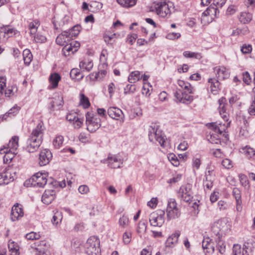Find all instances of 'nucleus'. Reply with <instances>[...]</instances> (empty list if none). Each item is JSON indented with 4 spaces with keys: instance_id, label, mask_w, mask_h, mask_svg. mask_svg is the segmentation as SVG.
Returning a JSON list of instances; mask_svg holds the SVG:
<instances>
[{
    "instance_id": "nucleus-1",
    "label": "nucleus",
    "mask_w": 255,
    "mask_h": 255,
    "mask_svg": "<svg viewBox=\"0 0 255 255\" xmlns=\"http://www.w3.org/2000/svg\"><path fill=\"white\" fill-rule=\"evenodd\" d=\"M45 128L43 122H39L33 129L27 140L26 150L28 152H34L36 151L42 141Z\"/></svg>"
},
{
    "instance_id": "nucleus-2",
    "label": "nucleus",
    "mask_w": 255,
    "mask_h": 255,
    "mask_svg": "<svg viewBox=\"0 0 255 255\" xmlns=\"http://www.w3.org/2000/svg\"><path fill=\"white\" fill-rule=\"evenodd\" d=\"M148 137L150 141H153L155 139L163 147H165L168 144V142L162 136L161 131L158 129V126L155 124H152L149 127L148 129Z\"/></svg>"
},
{
    "instance_id": "nucleus-3",
    "label": "nucleus",
    "mask_w": 255,
    "mask_h": 255,
    "mask_svg": "<svg viewBox=\"0 0 255 255\" xmlns=\"http://www.w3.org/2000/svg\"><path fill=\"white\" fill-rule=\"evenodd\" d=\"M87 129L90 132L96 131L101 127V119L97 116L88 112L86 115Z\"/></svg>"
},
{
    "instance_id": "nucleus-4",
    "label": "nucleus",
    "mask_w": 255,
    "mask_h": 255,
    "mask_svg": "<svg viewBox=\"0 0 255 255\" xmlns=\"http://www.w3.org/2000/svg\"><path fill=\"white\" fill-rule=\"evenodd\" d=\"M167 217L170 220L178 218L180 215V212L177 207V204L175 199H170L168 202L166 208Z\"/></svg>"
},
{
    "instance_id": "nucleus-5",
    "label": "nucleus",
    "mask_w": 255,
    "mask_h": 255,
    "mask_svg": "<svg viewBox=\"0 0 255 255\" xmlns=\"http://www.w3.org/2000/svg\"><path fill=\"white\" fill-rule=\"evenodd\" d=\"M164 211L160 210L151 213L149 218L150 225L161 227L164 223Z\"/></svg>"
},
{
    "instance_id": "nucleus-6",
    "label": "nucleus",
    "mask_w": 255,
    "mask_h": 255,
    "mask_svg": "<svg viewBox=\"0 0 255 255\" xmlns=\"http://www.w3.org/2000/svg\"><path fill=\"white\" fill-rule=\"evenodd\" d=\"M154 9L156 13L162 17H169L171 14V10L168 4L165 1H160L154 4Z\"/></svg>"
},
{
    "instance_id": "nucleus-7",
    "label": "nucleus",
    "mask_w": 255,
    "mask_h": 255,
    "mask_svg": "<svg viewBox=\"0 0 255 255\" xmlns=\"http://www.w3.org/2000/svg\"><path fill=\"white\" fill-rule=\"evenodd\" d=\"M178 197L186 202H190L193 198L191 185L187 184L182 185L178 191Z\"/></svg>"
},
{
    "instance_id": "nucleus-8",
    "label": "nucleus",
    "mask_w": 255,
    "mask_h": 255,
    "mask_svg": "<svg viewBox=\"0 0 255 255\" xmlns=\"http://www.w3.org/2000/svg\"><path fill=\"white\" fill-rule=\"evenodd\" d=\"M46 174L41 172H37L33 175L30 179L31 184L33 186L43 187L47 182Z\"/></svg>"
},
{
    "instance_id": "nucleus-9",
    "label": "nucleus",
    "mask_w": 255,
    "mask_h": 255,
    "mask_svg": "<svg viewBox=\"0 0 255 255\" xmlns=\"http://www.w3.org/2000/svg\"><path fill=\"white\" fill-rule=\"evenodd\" d=\"M1 172L4 184H7L10 182L13 181L16 177V171L12 167L8 166L7 168H5Z\"/></svg>"
},
{
    "instance_id": "nucleus-10",
    "label": "nucleus",
    "mask_w": 255,
    "mask_h": 255,
    "mask_svg": "<svg viewBox=\"0 0 255 255\" xmlns=\"http://www.w3.org/2000/svg\"><path fill=\"white\" fill-rule=\"evenodd\" d=\"M189 93L181 92L179 90L174 93V96L178 102L183 104H189L193 100V96L189 95Z\"/></svg>"
},
{
    "instance_id": "nucleus-11",
    "label": "nucleus",
    "mask_w": 255,
    "mask_h": 255,
    "mask_svg": "<svg viewBox=\"0 0 255 255\" xmlns=\"http://www.w3.org/2000/svg\"><path fill=\"white\" fill-rule=\"evenodd\" d=\"M24 214L23 210L22 205L16 203L12 207L10 218L12 221H15L18 220L19 218L23 217Z\"/></svg>"
},
{
    "instance_id": "nucleus-12",
    "label": "nucleus",
    "mask_w": 255,
    "mask_h": 255,
    "mask_svg": "<svg viewBox=\"0 0 255 255\" xmlns=\"http://www.w3.org/2000/svg\"><path fill=\"white\" fill-rule=\"evenodd\" d=\"M52 158L51 151L48 149L42 150L39 154V165L44 166L49 163Z\"/></svg>"
},
{
    "instance_id": "nucleus-13",
    "label": "nucleus",
    "mask_w": 255,
    "mask_h": 255,
    "mask_svg": "<svg viewBox=\"0 0 255 255\" xmlns=\"http://www.w3.org/2000/svg\"><path fill=\"white\" fill-rule=\"evenodd\" d=\"M227 0H213V4L216 7L210 6L207 10L204 12L206 14L207 13L209 15L213 14L215 13L216 14L218 11V7H222L226 3Z\"/></svg>"
},
{
    "instance_id": "nucleus-14",
    "label": "nucleus",
    "mask_w": 255,
    "mask_h": 255,
    "mask_svg": "<svg viewBox=\"0 0 255 255\" xmlns=\"http://www.w3.org/2000/svg\"><path fill=\"white\" fill-rule=\"evenodd\" d=\"M107 113L111 118L117 120L123 119L124 117L122 111L115 107L109 108Z\"/></svg>"
},
{
    "instance_id": "nucleus-15",
    "label": "nucleus",
    "mask_w": 255,
    "mask_h": 255,
    "mask_svg": "<svg viewBox=\"0 0 255 255\" xmlns=\"http://www.w3.org/2000/svg\"><path fill=\"white\" fill-rule=\"evenodd\" d=\"M207 126L209 128H212L215 132L219 133L220 136L222 135L225 137V141H224L223 142L226 143L229 139V134L225 131V129L219 127L216 123H209Z\"/></svg>"
},
{
    "instance_id": "nucleus-16",
    "label": "nucleus",
    "mask_w": 255,
    "mask_h": 255,
    "mask_svg": "<svg viewBox=\"0 0 255 255\" xmlns=\"http://www.w3.org/2000/svg\"><path fill=\"white\" fill-rule=\"evenodd\" d=\"M72 38L67 31H64L57 36L56 39V42L59 45H64L67 44Z\"/></svg>"
},
{
    "instance_id": "nucleus-17",
    "label": "nucleus",
    "mask_w": 255,
    "mask_h": 255,
    "mask_svg": "<svg viewBox=\"0 0 255 255\" xmlns=\"http://www.w3.org/2000/svg\"><path fill=\"white\" fill-rule=\"evenodd\" d=\"M0 153L3 154L5 155L3 157V162L4 163H8L11 161L12 159L14 157L16 154L15 151L11 150L6 148V146H3V148L0 149Z\"/></svg>"
},
{
    "instance_id": "nucleus-18",
    "label": "nucleus",
    "mask_w": 255,
    "mask_h": 255,
    "mask_svg": "<svg viewBox=\"0 0 255 255\" xmlns=\"http://www.w3.org/2000/svg\"><path fill=\"white\" fill-rule=\"evenodd\" d=\"M214 243L209 238H204L202 241V248L206 254H212L214 253L215 249Z\"/></svg>"
},
{
    "instance_id": "nucleus-19",
    "label": "nucleus",
    "mask_w": 255,
    "mask_h": 255,
    "mask_svg": "<svg viewBox=\"0 0 255 255\" xmlns=\"http://www.w3.org/2000/svg\"><path fill=\"white\" fill-rule=\"evenodd\" d=\"M227 100L225 97H222L218 100L219 105V110L220 115L222 116L223 119L225 121H228L229 114L226 112V110L225 108V104Z\"/></svg>"
},
{
    "instance_id": "nucleus-20",
    "label": "nucleus",
    "mask_w": 255,
    "mask_h": 255,
    "mask_svg": "<svg viewBox=\"0 0 255 255\" xmlns=\"http://www.w3.org/2000/svg\"><path fill=\"white\" fill-rule=\"evenodd\" d=\"M16 30L10 26L2 25L0 27V39L4 38H8L12 36V35L16 33Z\"/></svg>"
},
{
    "instance_id": "nucleus-21",
    "label": "nucleus",
    "mask_w": 255,
    "mask_h": 255,
    "mask_svg": "<svg viewBox=\"0 0 255 255\" xmlns=\"http://www.w3.org/2000/svg\"><path fill=\"white\" fill-rule=\"evenodd\" d=\"M55 192L53 190H45L42 196V201L43 203L48 205L55 198Z\"/></svg>"
},
{
    "instance_id": "nucleus-22",
    "label": "nucleus",
    "mask_w": 255,
    "mask_h": 255,
    "mask_svg": "<svg viewBox=\"0 0 255 255\" xmlns=\"http://www.w3.org/2000/svg\"><path fill=\"white\" fill-rule=\"evenodd\" d=\"M100 247V240L95 236L89 238L85 245L86 250Z\"/></svg>"
},
{
    "instance_id": "nucleus-23",
    "label": "nucleus",
    "mask_w": 255,
    "mask_h": 255,
    "mask_svg": "<svg viewBox=\"0 0 255 255\" xmlns=\"http://www.w3.org/2000/svg\"><path fill=\"white\" fill-rule=\"evenodd\" d=\"M214 70L216 72V75L219 79H225L229 76V73L227 69L224 66L216 67Z\"/></svg>"
},
{
    "instance_id": "nucleus-24",
    "label": "nucleus",
    "mask_w": 255,
    "mask_h": 255,
    "mask_svg": "<svg viewBox=\"0 0 255 255\" xmlns=\"http://www.w3.org/2000/svg\"><path fill=\"white\" fill-rule=\"evenodd\" d=\"M63 103V98L61 96H58L53 98L50 103V110L54 111L55 110H60Z\"/></svg>"
},
{
    "instance_id": "nucleus-25",
    "label": "nucleus",
    "mask_w": 255,
    "mask_h": 255,
    "mask_svg": "<svg viewBox=\"0 0 255 255\" xmlns=\"http://www.w3.org/2000/svg\"><path fill=\"white\" fill-rule=\"evenodd\" d=\"M180 235V232L176 231L174 234L169 236L166 240V246L171 247L178 243V238Z\"/></svg>"
},
{
    "instance_id": "nucleus-26",
    "label": "nucleus",
    "mask_w": 255,
    "mask_h": 255,
    "mask_svg": "<svg viewBox=\"0 0 255 255\" xmlns=\"http://www.w3.org/2000/svg\"><path fill=\"white\" fill-rule=\"evenodd\" d=\"M70 76L71 79L75 81H79L82 80L84 75L80 71V70L78 68H73L72 69L70 73Z\"/></svg>"
},
{
    "instance_id": "nucleus-27",
    "label": "nucleus",
    "mask_w": 255,
    "mask_h": 255,
    "mask_svg": "<svg viewBox=\"0 0 255 255\" xmlns=\"http://www.w3.org/2000/svg\"><path fill=\"white\" fill-rule=\"evenodd\" d=\"M19 137L17 136H13L9 141L6 146V148L15 151L18 147Z\"/></svg>"
},
{
    "instance_id": "nucleus-28",
    "label": "nucleus",
    "mask_w": 255,
    "mask_h": 255,
    "mask_svg": "<svg viewBox=\"0 0 255 255\" xmlns=\"http://www.w3.org/2000/svg\"><path fill=\"white\" fill-rule=\"evenodd\" d=\"M208 82L211 84V91L213 94H216L219 89L220 83L215 78H209Z\"/></svg>"
},
{
    "instance_id": "nucleus-29",
    "label": "nucleus",
    "mask_w": 255,
    "mask_h": 255,
    "mask_svg": "<svg viewBox=\"0 0 255 255\" xmlns=\"http://www.w3.org/2000/svg\"><path fill=\"white\" fill-rule=\"evenodd\" d=\"M49 81L52 88H56L58 85L59 81L61 80L60 75L57 73L51 74L49 77Z\"/></svg>"
},
{
    "instance_id": "nucleus-30",
    "label": "nucleus",
    "mask_w": 255,
    "mask_h": 255,
    "mask_svg": "<svg viewBox=\"0 0 255 255\" xmlns=\"http://www.w3.org/2000/svg\"><path fill=\"white\" fill-rule=\"evenodd\" d=\"M79 66L81 70L89 72L92 69L93 63L92 60H84L80 62Z\"/></svg>"
},
{
    "instance_id": "nucleus-31",
    "label": "nucleus",
    "mask_w": 255,
    "mask_h": 255,
    "mask_svg": "<svg viewBox=\"0 0 255 255\" xmlns=\"http://www.w3.org/2000/svg\"><path fill=\"white\" fill-rule=\"evenodd\" d=\"M23 59L24 64L28 66L32 59V55L29 49H26L23 51Z\"/></svg>"
},
{
    "instance_id": "nucleus-32",
    "label": "nucleus",
    "mask_w": 255,
    "mask_h": 255,
    "mask_svg": "<svg viewBox=\"0 0 255 255\" xmlns=\"http://www.w3.org/2000/svg\"><path fill=\"white\" fill-rule=\"evenodd\" d=\"M117 2L124 7H130L135 5L137 0H116Z\"/></svg>"
},
{
    "instance_id": "nucleus-33",
    "label": "nucleus",
    "mask_w": 255,
    "mask_h": 255,
    "mask_svg": "<svg viewBox=\"0 0 255 255\" xmlns=\"http://www.w3.org/2000/svg\"><path fill=\"white\" fill-rule=\"evenodd\" d=\"M233 254V255H248L247 251L238 244L234 245Z\"/></svg>"
},
{
    "instance_id": "nucleus-34",
    "label": "nucleus",
    "mask_w": 255,
    "mask_h": 255,
    "mask_svg": "<svg viewBox=\"0 0 255 255\" xmlns=\"http://www.w3.org/2000/svg\"><path fill=\"white\" fill-rule=\"evenodd\" d=\"M178 84L181 88L187 90L188 93L190 94L193 93L194 89L189 83L179 80L178 81Z\"/></svg>"
},
{
    "instance_id": "nucleus-35",
    "label": "nucleus",
    "mask_w": 255,
    "mask_h": 255,
    "mask_svg": "<svg viewBox=\"0 0 255 255\" xmlns=\"http://www.w3.org/2000/svg\"><path fill=\"white\" fill-rule=\"evenodd\" d=\"M20 107L17 106L16 105L11 108L7 113L5 114L3 116V118L5 120L6 119L7 117H14L17 115L20 110Z\"/></svg>"
},
{
    "instance_id": "nucleus-36",
    "label": "nucleus",
    "mask_w": 255,
    "mask_h": 255,
    "mask_svg": "<svg viewBox=\"0 0 255 255\" xmlns=\"http://www.w3.org/2000/svg\"><path fill=\"white\" fill-rule=\"evenodd\" d=\"M252 19V15L249 12H242L239 16L240 21L243 23L249 22Z\"/></svg>"
},
{
    "instance_id": "nucleus-37",
    "label": "nucleus",
    "mask_w": 255,
    "mask_h": 255,
    "mask_svg": "<svg viewBox=\"0 0 255 255\" xmlns=\"http://www.w3.org/2000/svg\"><path fill=\"white\" fill-rule=\"evenodd\" d=\"M241 192V190L237 187H234L233 189L232 194L236 200L237 206L242 203Z\"/></svg>"
},
{
    "instance_id": "nucleus-38",
    "label": "nucleus",
    "mask_w": 255,
    "mask_h": 255,
    "mask_svg": "<svg viewBox=\"0 0 255 255\" xmlns=\"http://www.w3.org/2000/svg\"><path fill=\"white\" fill-rule=\"evenodd\" d=\"M140 79V73L135 71L132 72L128 77V81L131 83H134Z\"/></svg>"
},
{
    "instance_id": "nucleus-39",
    "label": "nucleus",
    "mask_w": 255,
    "mask_h": 255,
    "mask_svg": "<svg viewBox=\"0 0 255 255\" xmlns=\"http://www.w3.org/2000/svg\"><path fill=\"white\" fill-rule=\"evenodd\" d=\"M81 30L80 25L77 24L73 26L71 29H70L67 32L73 39V37L77 36Z\"/></svg>"
},
{
    "instance_id": "nucleus-40",
    "label": "nucleus",
    "mask_w": 255,
    "mask_h": 255,
    "mask_svg": "<svg viewBox=\"0 0 255 255\" xmlns=\"http://www.w3.org/2000/svg\"><path fill=\"white\" fill-rule=\"evenodd\" d=\"M62 53L65 56L67 57L68 56H69L71 54H73L76 51H74L73 48L72 47L71 45L70 44H66L64 47L62 49Z\"/></svg>"
},
{
    "instance_id": "nucleus-41",
    "label": "nucleus",
    "mask_w": 255,
    "mask_h": 255,
    "mask_svg": "<svg viewBox=\"0 0 255 255\" xmlns=\"http://www.w3.org/2000/svg\"><path fill=\"white\" fill-rule=\"evenodd\" d=\"M9 251L10 252V255H17L18 253V247L14 242H9L8 244Z\"/></svg>"
},
{
    "instance_id": "nucleus-42",
    "label": "nucleus",
    "mask_w": 255,
    "mask_h": 255,
    "mask_svg": "<svg viewBox=\"0 0 255 255\" xmlns=\"http://www.w3.org/2000/svg\"><path fill=\"white\" fill-rule=\"evenodd\" d=\"M220 135H216L215 134H211L210 139L209 140L212 144H221L222 142H224V140H221Z\"/></svg>"
},
{
    "instance_id": "nucleus-43",
    "label": "nucleus",
    "mask_w": 255,
    "mask_h": 255,
    "mask_svg": "<svg viewBox=\"0 0 255 255\" xmlns=\"http://www.w3.org/2000/svg\"><path fill=\"white\" fill-rule=\"evenodd\" d=\"M119 156L117 155H114L109 154L107 159L106 160L107 163L108 164V166L110 168L112 167V165L116 162L118 161V159Z\"/></svg>"
},
{
    "instance_id": "nucleus-44",
    "label": "nucleus",
    "mask_w": 255,
    "mask_h": 255,
    "mask_svg": "<svg viewBox=\"0 0 255 255\" xmlns=\"http://www.w3.org/2000/svg\"><path fill=\"white\" fill-rule=\"evenodd\" d=\"M220 226L221 224L219 223H216L212 227V231L215 235L219 237V238H220V236H222L223 234L221 230L219 229Z\"/></svg>"
},
{
    "instance_id": "nucleus-45",
    "label": "nucleus",
    "mask_w": 255,
    "mask_h": 255,
    "mask_svg": "<svg viewBox=\"0 0 255 255\" xmlns=\"http://www.w3.org/2000/svg\"><path fill=\"white\" fill-rule=\"evenodd\" d=\"M243 152L245 155L248 158H251L255 155V150L248 146H246L245 148H243Z\"/></svg>"
},
{
    "instance_id": "nucleus-46",
    "label": "nucleus",
    "mask_w": 255,
    "mask_h": 255,
    "mask_svg": "<svg viewBox=\"0 0 255 255\" xmlns=\"http://www.w3.org/2000/svg\"><path fill=\"white\" fill-rule=\"evenodd\" d=\"M80 104L85 109L88 108L90 105L88 98L83 94H80Z\"/></svg>"
},
{
    "instance_id": "nucleus-47",
    "label": "nucleus",
    "mask_w": 255,
    "mask_h": 255,
    "mask_svg": "<svg viewBox=\"0 0 255 255\" xmlns=\"http://www.w3.org/2000/svg\"><path fill=\"white\" fill-rule=\"evenodd\" d=\"M62 218L61 213L59 212H56L54 213V215L51 220V222L53 225L57 226L59 222L61 221Z\"/></svg>"
},
{
    "instance_id": "nucleus-48",
    "label": "nucleus",
    "mask_w": 255,
    "mask_h": 255,
    "mask_svg": "<svg viewBox=\"0 0 255 255\" xmlns=\"http://www.w3.org/2000/svg\"><path fill=\"white\" fill-rule=\"evenodd\" d=\"M64 138L61 135L57 136L53 140V145L56 148H59L62 145Z\"/></svg>"
},
{
    "instance_id": "nucleus-49",
    "label": "nucleus",
    "mask_w": 255,
    "mask_h": 255,
    "mask_svg": "<svg viewBox=\"0 0 255 255\" xmlns=\"http://www.w3.org/2000/svg\"><path fill=\"white\" fill-rule=\"evenodd\" d=\"M183 56L186 58H195L199 59L201 56L199 53L192 52L189 51H186L183 52Z\"/></svg>"
},
{
    "instance_id": "nucleus-50",
    "label": "nucleus",
    "mask_w": 255,
    "mask_h": 255,
    "mask_svg": "<svg viewBox=\"0 0 255 255\" xmlns=\"http://www.w3.org/2000/svg\"><path fill=\"white\" fill-rule=\"evenodd\" d=\"M146 230V223L143 221L139 222L136 231L138 233L145 232Z\"/></svg>"
},
{
    "instance_id": "nucleus-51",
    "label": "nucleus",
    "mask_w": 255,
    "mask_h": 255,
    "mask_svg": "<svg viewBox=\"0 0 255 255\" xmlns=\"http://www.w3.org/2000/svg\"><path fill=\"white\" fill-rule=\"evenodd\" d=\"M136 90V87L134 85L128 84L124 89V94L125 95L133 93Z\"/></svg>"
},
{
    "instance_id": "nucleus-52",
    "label": "nucleus",
    "mask_w": 255,
    "mask_h": 255,
    "mask_svg": "<svg viewBox=\"0 0 255 255\" xmlns=\"http://www.w3.org/2000/svg\"><path fill=\"white\" fill-rule=\"evenodd\" d=\"M169 160L175 166H177L179 165V161L176 155L173 153H171L169 155Z\"/></svg>"
},
{
    "instance_id": "nucleus-53",
    "label": "nucleus",
    "mask_w": 255,
    "mask_h": 255,
    "mask_svg": "<svg viewBox=\"0 0 255 255\" xmlns=\"http://www.w3.org/2000/svg\"><path fill=\"white\" fill-rule=\"evenodd\" d=\"M40 236L39 234L34 232H31L25 235V238L28 240H38L40 238Z\"/></svg>"
},
{
    "instance_id": "nucleus-54",
    "label": "nucleus",
    "mask_w": 255,
    "mask_h": 255,
    "mask_svg": "<svg viewBox=\"0 0 255 255\" xmlns=\"http://www.w3.org/2000/svg\"><path fill=\"white\" fill-rule=\"evenodd\" d=\"M252 98L251 104L248 109V112L250 115H255V93Z\"/></svg>"
},
{
    "instance_id": "nucleus-55",
    "label": "nucleus",
    "mask_w": 255,
    "mask_h": 255,
    "mask_svg": "<svg viewBox=\"0 0 255 255\" xmlns=\"http://www.w3.org/2000/svg\"><path fill=\"white\" fill-rule=\"evenodd\" d=\"M210 177L208 178H206L205 180H204L203 185L205 189L210 190L213 186V182L214 179H210Z\"/></svg>"
},
{
    "instance_id": "nucleus-56",
    "label": "nucleus",
    "mask_w": 255,
    "mask_h": 255,
    "mask_svg": "<svg viewBox=\"0 0 255 255\" xmlns=\"http://www.w3.org/2000/svg\"><path fill=\"white\" fill-rule=\"evenodd\" d=\"M120 225L123 228H126L128 223V218L127 216L123 215L119 221Z\"/></svg>"
},
{
    "instance_id": "nucleus-57",
    "label": "nucleus",
    "mask_w": 255,
    "mask_h": 255,
    "mask_svg": "<svg viewBox=\"0 0 255 255\" xmlns=\"http://www.w3.org/2000/svg\"><path fill=\"white\" fill-rule=\"evenodd\" d=\"M217 250L221 254H223L226 251V245L224 243L219 240L217 245Z\"/></svg>"
},
{
    "instance_id": "nucleus-58",
    "label": "nucleus",
    "mask_w": 255,
    "mask_h": 255,
    "mask_svg": "<svg viewBox=\"0 0 255 255\" xmlns=\"http://www.w3.org/2000/svg\"><path fill=\"white\" fill-rule=\"evenodd\" d=\"M86 252L88 255H101L100 247H97L93 250H86Z\"/></svg>"
},
{
    "instance_id": "nucleus-59",
    "label": "nucleus",
    "mask_w": 255,
    "mask_h": 255,
    "mask_svg": "<svg viewBox=\"0 0 255 255\" xmlns=\"http://www.w3.org/2000/svg\"><path fill=\"white\" fill-rule=\"evenodd\" d=\"M208 171L206 172L205 178H208L210 177V179H214L215 176L214 169L210 166L207 167Z\"/></svg>"
},
{
    "instance_id": "nucleus-60",
    "label": "nucleus",
    "mask_w": 255,
    "mask_h": 255,
    "mask_svg": "<svg viewBox=\"0 0 255 255\" xmlns=\"http://www.w3.org/2000/svg\"><path fill=\"white\" fill-rule=\"evenodd\" d=\"M34 40L36 43H44L46 41L45 36L39 33L34 35Z\"/></svg>"
},
{
    "instance_id": "nucleus-61",
    "label": "nucleus",
    "mask_w": 255,
    "mask_h": 255,
    "mask_svg": "<svg viewBox=\"0 0 255 255\" xmlns=\"http://www.w3.org/2000/svg\"><path fill=\"white\" fill-rule=\"evenodd\" d=\"M131 233L130 232H126L123 236V242L125 244H128L130 242Z\"/></svg>"
},
{
    "instance_id": "nucleus-62",
    "label": "nucleus",
    "mask_w": 255,
    "mask_h": 255,
    "mask_svg": "<svg viewBox=\"0 0 255 255\" xmlns=\"http://www.w3.org/2000/svg\"><path fill=\"white\" fill-rule=\"evenodd\" d=\"M181 34L179 33L171 32L166 35V38L169 40H175L180 38Z\"/></svg>"
},
{
    "instance_id": "nucleus-63",
    "label": "nucleus",
    "mask_w": 255,
    "mask_h": 255,
    "mask_svg": "<svg viewBox=\"0 0 255 255\" xmlns=\"http://www.w3.org/2000/svg\"><path fill=\"white\" fill-rule=\"evenodd\" d=\"M252 47L250 44H244L241 48V51L243 53L248 54L252 52Z\"/></svg>"
},
{
    "instance_id": "nucleus-64",
    "label": "nucleus",
    "mask_w": 255,
    "mask_h": 255,
    "mask_svg": "<svg viewBox=\"0 0 255 255\" xmlns=\"http://www.w3.org/2000/svg\"><path fill=\"white\" fill-rule=\"evenodd\" d=\"M218 206L220 211L226 210L228 208V204L227 203L222 200L218 202Z\"/></svg>"
}]
</instances>
